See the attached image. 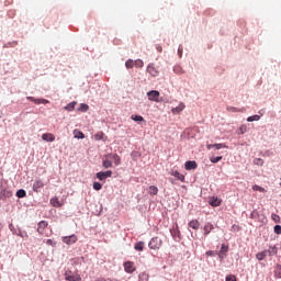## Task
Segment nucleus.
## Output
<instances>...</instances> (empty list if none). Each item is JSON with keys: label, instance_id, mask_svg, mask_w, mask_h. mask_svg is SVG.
Here are the masks:
<instances>
[{"label": "nucleus", "instance_id": "obj_17", "mask_svg": "<svg viewBox=\"0 0 281 281\" xmlns=\"http://www.w3.org/2000/svg\"><path fill=\"white\" fill-rule=\"evenodd\" d=\"M172 177H176V179H178V181H181L182 183H186V176H183V173H180L179 171H172L171 172Z\"/></svg>", "mask_w": 281, "mask_h": 281}, {"label": "nucleus", "instance_id": "obj_50", "mask_svg": "<svg viewBox=\"0 0 281 281\" xmlns=\"http://www.w3.org/2000/svg\"><path fill=\"white\" fill-rule=\"evenodd\" d=\"M227 111H232L233 113H236V108H227Z\"/></svg>", "mask_w": 281, "mask_h": 281}, {"label": "nucleus", "instance_id": "obj_8", "mask_svg": "<svg viewBox=\"0 0 281 281\" xmlns=\"http://www.w3.org/2000/svg\"><path fill=\"white\" fill-rule=\"evenodd\" d=\"M147 74L153 76V78H157V76H159V70L155 67V64H149L147 66Z\"/></svg>", "mask_w": 281, "mask_h": 281}, {"label": "nucleus", "instance_id": "obj_29", "mask_svg": "<svg viewBox=\"0 0 281 281\" xmlns=\"http://www.w3.org/2000/svg\"><path fill=\"white\" fill-rule=\"evenodd\" d=\"M113 167V162L110 160L109 157H106L105 160H103V168H112Z\"/></svg>", "mask_w": 281, "mask_h": 281}, {"label": "nucleus", "instance_id": "obj_31", "mask_svg": "<svg viewBox=\"0 0 281 281\" xmlns=\"http://www.w3.org/2000/svg\"><path fill=\"white\" fill-rule=\"evenodd\" d=\"M131 120H133V122H145L144 116L142 115H132Z\"/></svg>", "mask_w": 281, "mask_h": 281}, {"label": "nucleus", "instance_id": "obj_7", "mask_svg": "<svg viewBox=\"0 0 281 281\" xmlns=\"http://www.w3.org/2000/svg\"><path fill=\"white\" fill-rule=\"evenodd\" d=\"M65 278L67 281H80L82 278L78 273H72L71 271H66Z\"/></svg>", "mask_w": 281, "mask_h": 281}, {"label": "nucleus", "instance_id": "obj_51", "mask_svg": "<svg viewBox=\"0 0 281 281\" xmlns=\"http://www.w3.org/2000/svg\"><path fill=\"white\" fill-rule=\"evenodd\" d=\"M245 131H246V127H245V126H241V127H240L241 134L245 133Z\"/></svg>", "mask_w": 281, "mask_h": 281}, {"label": "nucleus", "instance_id": "obj_28", "mask_svg": "<svg viewBox=\"0 0 281 281\" xmlns=\"http://www.w3.org/2000/svg\"><path fill=\"white\" fill-rule=\"evenodd\" d=\"M134 249L136 251H144V241H138L135 244Z\"/></svg>", "mask_w": 281, "mask_h": 281}, {"label": "nucleus", "instance_id": "obj_45", "mask_svg": "<svg viewBox=\"0 0 281 281\" xmlns=\"http://www.w3.org/2000/svg\"><path fill=\"white\" fill-rule=\"evenodd\" d=\"M46 245H50V247H54V246H56V243H54V240H52V239H47Z\"/></svg>", "mask_w": 281, "mask_h": 281}, {"label": "nucleus", "instance_id": "obj_39", "mask_svg": "<svg viewBox=\"0 0 281 281\" xmlns=\"http://www.w3.org/2000/svg\"><path fill=\"white\" fill-rule=\"evenodd\" d=\"M173 71L175 74L181 75L183 74V68H181V66H175Z\"/></svg>", "mask_w": 281, "mask_h": 281}, {"label": "nucleus", "instance_id": "obj_26", "mask_svg": "<svg viewBox=\"0 0 281 281\" xmlns=\"http://www.w3.org/2000/svg\"><path fill=\"white\" fill-rule=\"evenodd\" d=\"M125 67H126V69H133V67H135V60H133V59H127V60L125 61Z\"/></svg>", "mask_w": 281, "mask_h": 281}, {"label": "nucleus", "instance_id": "obj_38", "mask_svg": "<svg viewBox=\"0 0 281 281\" xmlns=\"http://www.w3.org/2000/svg\"><path fill=\"white\" fill-rule=\"evenodd\" d=\"M223 159V156H217V157H211L210 160L212 164H218Z\"/></svg>", "mask_w": 281, "mask_h": 281}, {"label": "nucleus", "instance_id": "obj_15", "mask_svg": "<svg viewBox=\"0 0 281 281\" xmlns=\"http://www.w3.org/2000/svg\"><path fill=\"white\" fill-rule=\"evenodd\" d=\"M42 139L44 142H55L56 136H54V134H52V133H45V134L42 135Z\"/></svg>", "mask_w": 281, "mask_h": 281}, {"label": "nucleus", "instance_id": "obj_37", "mask_svg": "<svg viewBox=\"0 0 281 281\" xmlns=\"http://www.w3.org/2000/svg\"><path fill=\"white\" fill-rule=\"evenodd\" d=\"M26 100H30V102H34V104H41V99H36L34 97H27Z\"/></svg>", "mask_w": 281, "mask_h": 281}, {"label": "nucleus", "instance_id": "obj_1", "mask_svg": "<svg viewBox=\"0 0 281 281\" xmlns=\"http://www.w3.org/2000/svg\"><path fill=\"white\" fill-rule=\"evenodd\" d=\"M278 254V248L276 246H270L269 249L258 252L256 255L257 260H265L268 256H276Z\"/></svg>", "mask_w": 281, "mask_h": 281}, {"label": "nucleus", "instance_id": "obj_32", "mask_svg": "<svg viewBox=\"0 0 281 281\" xmlns=\"http://www.w3.org/2000/svg\"><path fill=\"white\" fill-rule=\"evenodd\" d=\"M134 67L142 69V67H144V60H142V59L134 60Z\"/></svg>", "mask_w": 281, "mask_h": 281}, {"label": "nucleus", "instance_id": "obj_35", "mask_svg": "<svg viewBox=\"0 0 281 281\" xmlns=\"http://www.w3.org/2000/svg\"><path fill=\"white\" fill-rule=\"evenodd\" d=\"M148 273L143 272L138 276V281H148Z\"/></svg>", "mask_w": 281, "mask_h": 281}, {"label": "nucleus", "instance_id": "obj_19", "mask_svg": "<svg viewBox=\"0 0 281 281\" xmlns=\"http://www.w3.org/2000/svg\"><path fill=\"white\" fill-rule=\"evenodd\" d=\"M159 192V188H157L156 186H150L148 189V194H150V196H157Z\"/></svg>", "mask_w": 281, "mask_h": 281}, {"label": "nucleus", "instance_id": "obj_10", "mask_svg": "<svg viewBox=\"0 0 281 281\" xmlns=\"http://www.w3.org/2000/svg\"><path fill=\"white\" fill-rule=\"evenodd\" d=\"M49 225V223H47V221H41L37 224V232L38 234H45V229H47V226Z\"/></svg>", "mask_w": 281, "mask_h": 281}, {"label": "nucleus", "instance_id": "obj_9", "mask_svg": "<svg viewBox=\"0 0 281 281\" xmlns=\"http://www.w3.org/2000/svg\"><path fill=\"white\" fill-rule=\"evenodd\" d=\"M106 157L112 162L114 161L115 166H120V164H122V159L120 158V156L117 154H109Z\"/></svg>", "mask_w": 281, "mask_h": 281}, {"label": "nucleus", "instance_id": "obj_4", "mask_svg": "<svg viewBox=\"0 0 281 281\" xmlns=\"http://www.w3.org/2000/svg\"><path fill=\"white\" fill-rule=\"evenodd\" d=\"M43 188H45V182L41 178L35 179L32 187L33 192L38 193Z\"/></svg>", "mask_w": 281, "mask_h": 281}, {"label": "nucleus", "instance_id": "obj_36", "mask_svg": "<svg viewBox=\"0 0 281 281\" xmlns=\"http://www.w3.org/2000/svg\"><path fill=\"white\" fill-rule=\"evenodd\" d=\"M274 276H276L277 278H281V266H280V265H278V266L276 267V269H274Z\"/></svg>", "mask_w": 281, "mask_h": 281}, {"label": "nucleus", "instance_id": "obj_13", "mask_svg": "<svg viewBox=\"0 0 281 281\" xmlns=\"http://www.w3.org/2000/svg\"><path fill=\"white\" fill-rule=\"evenodd\" d=\"M186 109V104L183 102L179 103L178 106L173 108L171 110V113H173V115H179V113H181V111H183Z\"/></svg>", "mask_w": 281, "mask_h": 281}, {"label": "nucleus", "instance_id": "obj_16", "mask_svg": "<svg viewBox=\"0 0 281 281\" xmlns=\"http://www.w3.org/2000/svg\"><path fill=\"white\" fill-rule=\"evenodd\" d=\"M186 170H196V161L189 160L184 164Z\"/></svg>", "mask_w": 281, "mask_h": 281}, {"label": "nucleus", "instance_id": "obj_30", "mask_svg": "<svg viewBox=\"0 0 281 281\" xmlns=\"http://www.w3.org/2000/svg\"><path fill=\"white\" fill-rule=\"evenodd\" d=\"M259 120H260V115L258 114L247 117V122H259Z\"/></svg>", "mask_w": 281, "mask_h": 281}, {"label": "nucleus", "instance_id": "obj_53", "mask_svg": "<svg viewBox=\"0 0 281 281\" xmlns=\"http://www.w3.org/2000/svg\"><path fill=\"white\" fill-rule=\"evenodd\" d=\"M280 186H281V182H280Z\"/></svg>", "mask_w": 281, "mask_h": 281}, {"label": "nucleus", "instance_id": "obj_40", "mask_svg": "<svg viewBox=\"0 0 281 281\" xmlns=\"http://www.w3.org/2000/svg\"><path fill=\"white\" fill-rule=\"evenodd\" d=\"M271 218L272 221H274L276 223H280V215L276 214V213H272L271 214Z\"/></svg>", "mask_w": 281, "mask_h": 281}, {"label": "nucleus", "instance_id": "obj_14", "mask_svg": "<svg viewBox=\"0 0 281 281\" xmlns=\"http://www.w3.org/2000/svg\"><path fill=\"white\" fill-rule=\"evenodd\" d=\"M207 150H212V148H216V150H221V148H227V146L223 143L220 144H209L206 145Z\"/></svg>", "mask_w": 281, "mask_h": 281}, {"label": "nucleus", "instance_id": "obj_44", "mask_svg": "<svg viewBox=\"0 0 281 281\" xmlns=\"http://www.w3.org/2000/svg\"><path fill=\"white\" fill-rule=\"evenodd\" d=\"M255 164H256L257 166H262L263 161H262L261 158H257V159H255Z\"/></svg>", "mask_w": 281, "mask_h": 281}, {"label": "nucleus", "instance_id": "obj_25", "mask_svg": "<svg viewBox=\"0 0 281 281\" xmlns=\"http://www.w3.org/2000/svg\"><path fill=\"white\" fill-rule=\"evenodd\" d=\"M77 111H81V113H87V111H89V105H87V103H81Z\"/></svg>", "mask_w": 281, "mask_h": 281}, {"label": "nucleus", "instance_id": "obj_42", "mask_svg": "<svg viewBox=\"0 0 281 281\" xmlns=\"http://www.w3.org/2000/svg\"><path fill=\"white\" fill-rule=\"evenodd\" d=\"M226 281H236V276H234V274H228V276L226 277Z\"/></svg>", "mask_w": 281, "mask_h": 281}, {"label": "nucleus", "instance_id": "obj_27", "mask_svg": "<svg viewBox=\"0 0 281 281\" xmlns=\"http://www.w3.org/2000/svg\"><path fill=\"white\" fill-rule=\"evenodd\" d=\"M26 192H25V190H23V189H20V190H18L16 191V196H18V199H25V196H26Z\"/></svg>", "mask_w": 281, "mask_h": 281}, {"label": "nucleus", "instance_id": "obj_24", "mask_svg": "<svg viewBox=\"0 0 281 281\" xmlns=\"http://www.w3.org/2000/svg\"><path fill=\"white\" fill-rule=\"evenodd\" d=\"M74 135H75L76 139H85V133H82L79 130H74Z\"/></svg>", "mask_w": 281, "mask_h": 281}, {"label": "nucleus", "instance_id": "obj_20", "mask_svg": "<svg viewBox=\"0 0 281 281\" xmlns=\"http://www.w3.org/2000/svg\"><path fill=\"white\" fill-rule=\"evenodd\" d=\"M50 204L53 207H63V202H60L56 196L50 199Z\"/></svg>", "mask_w": 281, "mask_h": 281}, {"label": "nucleus", "instance_id": "obj_49", "mask_svg": "<svg viewBox=\"0 0 281 281\" xmlns=\"http://www.w3.org/2000/svg\"><path fill=\"white\" fill-rule=\"evenodd\" d=\"M180 234H181V232H179V229H177V231L173 232V236H178V237H179Z\"/></svg>", "mask_w": 281, "mask_h": 281}, {"label": "nucleus", "instance_id": "obj_11", "mask_svg": "<svg viewBox=\"0 0 281 281\" xmlns=\"http://www.w3.org/2000/svg\"><path fill=\"white\" fill-rule=\"evenodd\" d=\"M229 251V246L223 244L218 254V258H221L222 260L225 258V256H227V252Z\"/></svg>", "mask_w": 281, "mask_h": 281}, {"label": "nucleus", "instance_id": "obj_47", "mask_svg": "<svg viewBox=\"0 0 281 281\" xmlns=\"http://www.w3.org/2000/svg\"><path fill=\"white\" fill-rule=\"evenodd\" d=\"M206 256H216V252H214L213 250H209L206 251Z\"/></svg>", "mask_w": 281, "mask_h": 281}, {"label": "nucleus", "instance_id": "obj_33", "mask_svg": "<svg viewBox=\"0 0 281 281\" xmlns=\"http://www.w3.org/2000/svg\"><path fill=\"white\" fill-rule=\"evenodd\" d=\"M255 192H267V190L258 184L252 186Z\"/></svg>", "mask_w": 281, "mask_h": 281}, {"label": "nucleus", "instance_id": "obj_5", "mask_svg": "<svg viewBox=\"0 0 281 281\" xmlns=\"http://www.w3.org/2000/svg\"><path fill=\"white\" fill-rule=\"evenodd\" d=\"M61 240L65 245H76V243H78V236L72 234L70 236L63 237Z\"/></svg>", "mask_w": 281, "mask_h": 281}, {"label": "nucleus", "instance_id": "obj_18", "mask_svg": "<svg viewBox=\"0 0 281 281\" xmlns=\"http://www.w3.org/2000/svg\"><path fill=\"white\" fill-rule=\"evenodd\" d=\"M214 229V224L212 223H206L203 227L204 236H207L211 234V232Z\"/></svg>", "mask_w": 281, "mask_h": 281}, {"label": "nucleus", "instance_id": "obj_6", "mask_svg": "<svg viewBox=\"0 0 281 281\" xmlns=\"http://www.w3.org/2000/svg\"><path fill=\"white\" fill-rule=\"evenodd\" d=\"M113 176V171L108 170V171H100L97 173V179H99V181H105L106 179H109V177Z\"/></svg>", "mask_w": 281, "mask_h": 281}, {"label": "nucleus", "instance_id": "obj_12", "mask_svg": "<svg viewBox=\"0 0 281 281\" xmlns=\"http://www.w3.org/2000/svg\"><path fill=\"white\" fill-rule=\"evenodd\" d=\"M124 269H125L126 273H133V272H135V265L133 263V261H126L124 263Z\"/></svg>", "mask_w": 281, "mask_h": 281}, {"label": "nucleus", "instance_id": "obj_22", "mask_svg": "<svg viewBox=\"0 0 281 281\" xmlns=\"http://www.w3.org/2000/svg\"><path fill=\"white\" fill-rule=\"evenodd\" d=\"M189 227H191V229H199V227H201V223L198 222V220H193L191 222H189Z\"/></svg>", "mask_w": 281, "mask_h": 281}, {"label": "nucleus", "instance_id": "obj_23", "mask_svg": "<svg viewBox=\"0 0 281 281\" xmlns=\"http://www.w3.org/2000/svg\"><path fill=\"white\" fill-rule=\"evenodd\" d=\"M78 104V102L76 101H72L70 103H68L66 106H65V111H74L76 109V105Z\"/></svg>", "mask_w": 281, "mask_h": 281}, {"label": "nucleus", "instance_id": "obj_3", "mask_svg": "<svg viewBox=\"0 0 281 281\" xmlns=\"http://www.w3.org/2000/svg\"><path fill=\"white\" fill-rule=\"evenodd\" d=\"M149 102H161V93L157 90H150L147 92Z\"/></svg>", "mask_w": 281, "mask_h": 281}, {"label": "nucleus", "instance_id": "obj_46", "mask_svg": "<svg viewBox=\"0 0 281 281\" xmlns=\"http://www.w3.org/2000/svg\"><path fill=\"white\" fill-rule=\"evenodd\" d=\"M40 104H49V100H47V99H40Z\"/></svg>", "mask_w": 281, "mask_h": 281}, {"label": "nucleus", "instance_id": "obj_41", "mask_svg": "<svg viewBox=\"0 0 281 281\" xmlns=\"http://www.w3.org/2000/svg\"><path fill=\"white\" fill-rule=\"evenodd\" d=\"M93 190H102V183H100V182H94V183H93Z\"/></svg>", "mask_w": 281, "mask_h": 281}, {"label": "nucleus", "instance_id": "obj_52", "mask_svg": "<svg viewBox=\"0 0 281 281\" xmlns=\"http://www.w3.org/2000/svg\"><path fill=\"white\" fill-rule=\"evenodd\" d=\"M94 137L95 139H101L100 134H97Z\"/></svg>", "mask_w": 281, "mask_h": 281}, {"label": "nucleus", "instance_id": "obj_2", "mask_svg": "<svg viewBox=\"0 0 281 281\" xmlns=\"http://www.w3.org/2000/svg\"><path fill=\"white\" fill-rule=\"evenodd\" d=\"M161 245H164V241L159 237H153L148 243L149 249H154V251H157V249H161Z\"/></svg>", "mask_w": 281, "mask_h": 281}, {"label": "nucleus", "instance_id": "obj_43", "mask_svg": "<svg viewBox=\"0 0 281 281\" xmlns=\"http://www.w3.org/2000/svg\"><path fill=\"white\" fill-rule=\"evenodd\" d=\"M274 234H278V235L281 234V226L280 225L274 226Z\"/></svg>", "mask_w": 281, "mask_h": 281}, {"label": "nucleus", "instance_id": "obj_34", "mask_svg": "<svg viewBox=\"0 0 281 281\" xmlns=\"http://www.w3.org/2000/svg\"><path fill=\"white\" fill-rule=\"evenodd\" d=\"M12 196V191H2L1 199H10Z\"/></svg>", "mask_w": 281, "mask_h": 281}, {"label": "nucleus", "instance_id": "obj_48", "mask_svg": "<svg viewBox=\"0 0 281 281\" xmlns=\"http://www.w3.org/2000/svg\"><path fill=\"white\" fill-rule=\"evenodd\" d=\"M156 49H157V52H159V53L164 52V47H161V45H157V46H156Z\"/></svg>", "mask_w": 281, "mask_h": 281}, {"label": "nucleus", "instance_id": "obj_21", "mask_svg": "<svg viewBox=\"0 0 281 281\" xmlns=\"http://www.w3.org/2000/svg\"><path fill=\"white\" fill-rule=\"evenodd\" d=\"M221 199L218 198H211L210 199V205H212L213 207H218V205H221Z\"/></svg>", "mask_w": 281, "mask_h": 281}]
</instances>
